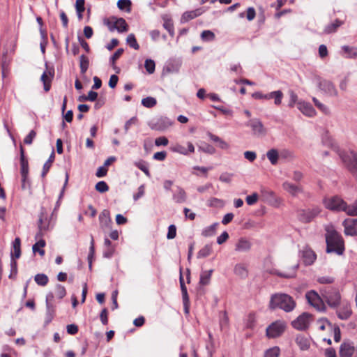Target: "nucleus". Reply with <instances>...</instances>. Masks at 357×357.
I'll list each match as a JSON object with an SVG mask.
<instances>
[{
	"mask_svg": "<svg viewBox=\"0 0 357 357\" xmlns=\"http://www.w3.org/2000/svg\"><path fill=\"white\" fill-rule=\"evenodd\" d=\"M326 252L336 253L338 255L343 254L344 250V241L336 231L328 229L326 234Z\"/></svg>",
	"mask_w": 357,
	"mask_h": 357,
	"instance_id": "nucleus-1",
	"label": "nucleus"
},
{
	"mask_svg": "<svg viewBox=\"0 0 357 357\" xmlns=\"http://www.w3.org/2000/svg\"><path fill=\"white\" fill-rule=\"evenodd\" d=\"M296 307V303L288 294H275L271 296L270 307L272 309L280 308L287 312H291Z\"/></svg>",
	"mask_w": 357,
	"mask_h": 357,
	"instance_id": "nucleus-2",
	"label": "nucleus"
},
{
	"mask_svg": "<svg viewBox=\"0 0 357 357\" xmlns=\"http://www.w3.org/2000/svg\"><path fill=\"white\" fill-rule=\"evenodd\" d=\"M331 145L349 172L357 177V153L353 151L340 150L337 146Z\"/></svg>",
	"mask_w": 357,
	"mask_h": 357,
	"instance_id": "nucleus-3",
	"label": "nucleus"
},
{
	"mask_svg": "<svg viewBox=\"0 0 357 357\" xmlns=\"http://www.w3.org/2000/svg\"><path fill=\"white\" fill-rule=\"evenodd\" d=\"M323 298L328 305L333 308L337 307L341 301V295L337 288L333 287H325L320 289Z\"/></svg>",
	"mask_w": 357,
	"mask_h": 357,
	"instance_id": "nucleus-4",
	"label": "nucleus"
},
{
	"mask_svg": "<svg viewBox=\"0 0 357 357\" xmlns=\"http://www.w3.org/2000/svg\"><path fill=\"white\" fill-rule=\"evenodd\" d=\"M323 203L324 206L329 210L344 212H345L347 205V204L338 196L326 197L324 199Z\"/></svg>",
	"mask_w": 357,
	"mask_h": 357,
	"instance_id": "nucleus-5",
	"label": "nucleus"
},
{
	"mask_svg": "<svg viewBox=\"0 0 357 357\" xmlns=\"http://www.w3.org/2000/svg\"><path fill=\"white\" fill-rule=\"evenodd\" d=\"M286 324L282 321H276L266 328V336L268 338H275L280 336L284 331Z\"/></svg>",
	"mask_w": 357,
	"mask_h": 357,
	"instance_id": "nucleus-6",
	"label": "nucleus"
},
{
	"mask_svg": "<svg viewBox=\"0 0 357 357\" xmlns=\"http://www.w3.org/2000/svg\"><path fill=\"white\" fill-rule=\"evenodd\" d=\"M110 31L117 30L119 33L126 32L128 30V25L123 18L112 17L107 22Z\"/></svg>",
	"mask_w": 357,
	"mask_h": 357,
	"instance_id": "nucleus-7",
	"label": "nucleus"
},
{
	"mask_svg": "<svg viewBox=\"0 0 357 357\" xmlns=\"http://www.w3.org/2000/svg\"><path fill=\"white\" fill-rule=\"evenodd\" d=\"M305 297L307 300V302L314 307H315L319 311H324L326 310V306L322 298L320 296L314 291H308Z\"/></svg>",
	"mask_w": 357,
	"mask_h": 357,
	"instance_id": "nucleus-8",
	"label": "nucleus"
},
{
	"mask_svg": "<svg viewBox=\"0 0 357 357\" xmlns=\"http://www.w3.org/2000/svg\"><path fill=\"white\" fill-rule=\"evenodd\" d=\"M246 126L252 129V134L257 137H263L267 133L266 128L258 119H250L246 123Z\"/></svg>",
	"mask_w": 357,
	"mask_h": 357,
	"instance_id": "nucleus-9",
	"label": "nucleus"
},
{
	"mask_svg": "<svg viewBox=\"0 0 357 357\" xmlns=\"http://www.w3.org/2000/svg\"><path fill=\"white\" fill-rule=\"evenodd\" d=\"M317 86L324 94L330 97H335L338 94L334 84L330 80L320 79Z\"/></svg>",
	"mask_w": 357,
	"mask_h": 357,
	"instance_id": "nucleus-10",
	"label": "nucleus"
},
{
	"mask_svg": "<svg viewBox=\"0 0 357 357\" xmlns=\"http://www.w3.org/2000/svg\"><path fill=\"white\" fill-rule=\"evenodd\" d=\"M321 212L319 207H314L311 209L299 210L298 211V219L305 223L311 222Z\"/></svg>",
	"mask_w": 357,
	"mask_h": 357,
	"instance_id": "nucleus-11",
	"label": "nucleus"
},
{
	"mask_svg": "<svg viewBox=\"0 0 357 357\" xmlns=\"http://www.w3.org/2000/svg\"><path fill=\"white\" fill-rule=\"evenodd\" d=\"M54 300V293L49 292L46 296V314L45 323L49 324L52 321L55 314V307L52 303Z\"/></svg>",
	"mask_w": 357,
	"mask_h": 357,
	"instance_id": "nucleus-12",
	"label": "nucleus"
},
{
	"mask_svg": "<svg viewBox=\"0 0 357 357\" xmlns=\"http://www.w3.org/2000/svg\"><path fill=\"white\" fill-rule=\"evenodd\" d=\"M300 255L303 262L306 266L312 265L317 258L314 252L307 245L304 246L303 249L301 250Z\"/></svg>",
	"mask_w": 357,
	"mask_h": 357,
	"instance_id": "nucleus-13",
	"label": "nucleus"
},
{
	"mask_svg": "<svg viewBox=\"0 0 357 357\" xmlns=\"http://www.w3.org/2000/svg\"><path fill=\"white\" fill-rule=\"evenodd\" d=\"M340 307L337 310L338 318L342 320L348 319L352 313L350 303L347 301L343 300L340 301Z\"/></svg>",
	"mask_w": 357,
	"mask_h": 357,
	"instance_id": "nucleus-14",
	"label": "nucleus"
},
{
	"mask_svg": "<svg viewBox=\"0 0 357 357\" xmlns=\"http://www.w3.org/2000/svg\"><path fill=\"white\" fill-rule=\"evenodd\" d=\"M344 228V234L347 236H357V218L346 219L342 223Z\"/></svg>",
	"mask_w": 357,
	"mask_h": 357,
	"instance_id": "nucleus-15",
	"label": "nucleus"
},
{
	"mask_svg": "<svg viewBox=\"0 0 357 357\" xmlns=\"http://www.w3.org/2000/svg\"><path fill=\"white\" fill-rule=\"evenodd\" d=\"M310 316L307 313H303L300 315L296 320L293 321L291 324L293 327L298 330H305L307 328L309 321H310Z\"/></svg>",
	"mask_w": 357,
	"mask_h": 357,
	"instance_id": "nucleus-16",
	"label": "nucleus"
},
{
	"mask_svg": "<svg viewBox=\"0 0 357 357\" xmlns=\"http://www.w3.org/2000/svg\"><path fill=\"white\" fill-rule=\"evenodd\" d=\"M298 109L303 115L307 117H313L317 114L314 108L307 102L301 100L298 102Z\"/></svg>",
	"mask_w": 357,
	"mask_h": 357,
	"instance_id": "nucleus-17",
	"label": "nucleus"
},
{
	"mask_svg": "<svg viewBox=\"0 0 357 357\" xmlns=\"http://www.w3.org/2000/svg\"><path fill=\"white\" fill-rule=\"evenodd\" d=\"M340 54L348 59H357V47L342 45L340 48Z\"/></svg>",
	"mask_w": 357,
	"mask_h": 357,
	"instance_id": "nucleus-18",
	"label": "nucleus"
},
{
	"mask_svg": "<svg viewBox=\"0 0 357 357\" xmlns=\"http://www.w3.org/2000/svg\"><path fill=\"white\" fill-rule=\"evenodd\" d=\"M355 352V346L354 342L350 341L344 342L340 347V357H351Z\"/></svg>",
	"mask_w": 357,
	"mask_h": 357,
	"instance_id": "nucleus-19",
	"label": "nucleus"
},
{
	"mask_svg": "<svg viewBox=\"0 0 357 357\" xmlns=\"http://www.w3.org/2000/svg\"><path fill=\"white\" fill-rule=\"evenodd\" d=\"M283 189L291 195L296 197L303 192V188L300 185L292 183L289 181H284L282 183Z\"/></svg>",
	"mask_w": 357,
	"mask_h": 357,
	"instance_id": "nucleus-20",
	"label": "nucleus"
},
{
	"mask_svg": "<svg viewBox=\"0 0 357 357\" xmlns=\"http://www.w3.org/2000/svg\"><path fill=\"white\" fill-rule=\"evenodd\" d=\"M205 11L206 9L204 8H199L193 10L186 11L183 13L181 16V22L185 23L192 19H195L202 15Z\"/></svg>",
	"mask_w": 357,
	"mask_h": 357,
	"instance_id": "nucleus-21",
	"label": "nucleus"
},
{
	"mask_svg": "<svg viewBox=\"0 0 357 357\" xmlns=\"http://www.w3.org/2000/svg\"><path fill=\"white\" fill-rule=\"evenodd\" d=\"M54 70H48L41 75L40 80L43 84L44 90L47 92L51 89V82L54 77Z\"/></svg>",
	"mask_w": 357,
	"mask_h": 357,
	"instance_id": "nucleus-22",
	"label": "nucleus"
},
{
	"mask_svg": "<svg viewBox=\"0 0 357 357\" xmlns=\"http://www.w3.org/2000/svg\"><path fill=\"white\" fill-rule=\"evenodd\" d=\"M188 148L186 149L181 144H176L174 146L171 148L173 152L178 153L184 155H188L190 153L195 151V146L191 142L187 143Z\"/></svg>",
	"mask_w": 357,
	"mask_h": 357,
	"instance_id": "nucleus-23",
	"label": "nucleus"
},
{
	"mask_svg": "<svg viewBox=\"0 0 357 357\" xmlns=\"http://www.w3.org/2000/svg\"><path fill=\"white\" fill-rule=\"evenodd\" d=\"M20 166H21V176L25 178L26 176H28L29 174V163L28 160L25 158L24 149L22 145H20Z\"/></svg>",
	"mask_w": 357,
	"mask_h": 357,
	"instance_id": "nucleus-24",
	"label": "nucleus"
},
{
	"mask_svg": "<svg viewBox=\"0 0 357 357\" xmlns=\"http://www.w3.org/2000/svg\"><path fill=\"white\" fill-rule=\"evenodd\" d=\"M252 243L245 238L238 239L235 245V250L240 252H245L250 250Z\"/></svg>",
	"mask_w": 357,
	"mask_h": 357,
	"instance_id": "nucleus-25",
	"label": "nucleus"
},
{
	"mask_svg": "<svg viewBox=\"0 0 357 357\" xmlns=\"http://www.w3.org/2000/svg\"><path fill=\"white\" fill-rule=\"evenodd\" d=\"M172 199L176 203H184L187 199L185 191L181 187L176 186L175 191L173 192Z\"/></svg>",
	"mask_w": 357,
	"mask_h": 357,
	"instance_id": "nucleus-26",
	"label": "nucleus"
},
{
	"mask_svg": "<svg viewBox=\"0 0 357 357\" xmlns=\"http://www.w3.org/2000/svg\"><path fill=\"white\" fill-rule=\"evenodd\" d=\"M298 267V265L296 264L294 266L291 267L289 270L287 271L281 272L278 270H273L271 272V274L277 275L281 278H294L296 275V271L297 268Z\"/></svg>",
	"mask_w": 357,
	"mask_h": 357,
	"instance_id": "nucleus-27",
	"label": "nucleus"
},
{
	"mask_svg": "<svg viewBox=\"0 0 357 357\" xmlns=\"http://www.w3.org/2000/svg\"><path fill=\"white\" fill-rule=\"evenodd\" d=\"M173 124V121L167 117H162L157 121L155 129L160 131H164L168 129Z\"/></svg>",
	"mask_w": 357,
	"mask_h": 357,
	"instance_id": "nucleus-28",
	"label": "nucleus"
},
{
	"mask_svg": "<svg viewBox=\"0 0 357 357\" xmlns=\"http://www.w3.org/2000/svg\"><path fill=\"white\" fill-rule=\"evenodd\" d=\"M343 24V22L340 20L336 19L335 21L327 24L324 30V33L326 34H330L336 32L337 29Z\"/></svg>",
	"mask_w": 357,
	"mask_h": 357,
	"instance_id": "nucleus-29",
	"label": "nucleus"
},
{
	"mask_svg": "<svg viewBox=\"0 0 357 357\" xmlns=\"http://www.w3.org/2000/svg\"><path fill=\"white\" fill-rule=\"evenodd\" d=\"M213 272V269L202 271L200 273L199 284L202 286L208 285L210 283Z\"/></svg>",
	"mask_w": 357,
	"mask_h": 357,
	"instance_id": "nucleus-30",
	"label": "nucleus"
},
{
	"mask_svg": "<svg viewBox=\"0 0 357 357\" xmlns=\"http://www.w3.org/2000/svg\"><path fill=\"white\" fill-rule=\"evenodd\" d=\"M208 136L209 138L214 142H216L218 144V146L219 148L222 149H228L229 147V145L227 142L222 139L220 137H219L217 135H215L212 134L211 132L208 133Z\"/></svg>",
	"mask_w": 357,
	"mask_h": 357,
	"instance_id": "nucleus-31",
	"label": "nucleus"
},
{
	"mask_svg": "<svg viewBox=\"0 0 357 357\" xmlns=\"http://www.w3.org/2000/svg\"><path fill=\"white\" fill-rule=\"evenodd\" d=\"M33 245L32 250L33 253L38 252L40 256L45 255V250L43 249L46 245L45 240L41 238Z\"/></svg>",
	"mask_w": 357,
	"mask_h": 357,
	"instance_id": "nucleus-32",
	"label": "nucleus"
},
{
	"mask_svg": "<svg viewBox=\"0 0 357 357\" xmlns=\"http://www.w3.org/2000/svg\"><path fill=\"white\" fill-rule=\"evenodd\" d=\"M266 156L271 165H275L278 162L280 154L277 149H271L267 151Z\"/></svg>",
	"mask_w": 357,
	"mask_h": 357,
	"instance_id": "nucleus-33",
	"label": "nucleus"
},
{
	"mask_svg": "<svg viewBox=\"0 0 357 357\" xmlns=\"http://www.w3.org/2000/svg\"><path fill=\"white\" fill-rule=\"evenodd\" d=\"M179 282H180V286H181V293H182L183 303V305H187V304L189 303V296H188L187 288L185 285L184 280H183L181 273L180 275Z\"/></svg>",
	"mask_w": 357,
	"mask_h": 357,
	"instance_id": "nucleus-34",
	"label": "nucleus"
},
{
	"mask_svg": "<svg viewBox=\"0 0 357 357\" xmlns=\"http://www.w3.org/2000/svg\"><path fill=\"white\" fill-rule=\"evenodd\" d=\"M218 225L219 224L218 222H215L211 225L205 227L202 231V235L204 237L213 236L216 232Z\"/></svg>",
	"mask_w": 357,
	"mask_h": 357,
	"instance_id": "nucleus-35",
	"label": "nucleus"
},
{
	"mask_svg": "<svg viewBox=\"0 0 357 357\" xmlns=\"http://www.w3.org/2000/svg\"><path fill=\"white\" fill-rule=\"evenodd\" d=\"M38 229L39 231L36 235V239L42 238L43 235V232L49 229V223L44 222L42 217L39 219Z\"/></svg>",
	"mask_w": 357,
	"mask_h": 357,
	"instance_id": "nucleus-36",
	"label": "nucleus"
},
{
	"mask_svg": "<svg viewBox=\"0 0 357 357\" xmlns=\"http://www.w3.org/2000/svg\"><path fill=\"white\" fill-rule=\"evenodd\" d=\"M21 241L20 238L17 237L13 242V247L14 250V253L12 254L11 257L13 256V258L18 259L21 255Z\"/></svg>",
	"mask_w": 357,
	"mask_h": 357,
	"instance_id": "nucleus-37",
	"label": "nucleus"
},
{
	"mask_svg": "<svg viewBox=\"0 0 357 357\" xmlns=\"http://www.w3.org/2000/svg\"><path fill=\"white\" fill-rule=\"evenodd\" d=\"M131 1L130 0H119L117 2V7L121 10H124L126 13L131 11Z\"/></svg>",
	"mask_w": 357,
	"mask_h": 357,
	"instance_id": "nucleus-38",
	"label": "nucleus"
},
{
	"mask_svg": "<svg viewBox=\"0 0 357 357\" xmlns=\"http://www.w3.org/2000/svg\"><path fill=\"white\" fill-rule=\"evenodd\" d=\"M162 19L164 21L163 27L169 32L170 36H173L174 34V30L172 20L167 16L163 17Z\"/></svg>",
	"mask_w": 357,
	"mask_h": 357,
	"instance_id": "nucleus-39",
	"label": "nucleus"
},
{
	"mask_svg": "<svg viewBox=\"0 0 357 357\" xmlns=\"http://www.w3.org/2000/svg\"><path fill=\"white\" fill-rule=\"evenodd\" d=\"M200 37L204 42H212L215 40V35L211 30H204L202 32Z\"/></svg>",
	"mask_w": 357,
	"mask_h": 357,
	"instance_id": "nucleus-40",
	"label": "nucleus"
},
{
	"mask_svg": "<svg viewBox=\"0 0 357 357\" xmlns=\"http://www.w3.org/2000/svg\"><path fill=\"white\" fill-rule=\"evenodd\" d=\"M212 252V246L211 245L207 244L204 245L197 253V257L199 258H205L211 255Z\"/></svg>",
	"mask_w": 357,
	"mask_h": 357,
	"instance_id": "nucleus-41",
	"label": "nucleus"
},
{
	"mask_svg": "<svg viewBox=\"0 0 357 357\" xmlns=\"http://www.w3.org/2000/svg\"><path fill=\"white\" fill-rule=\"evenodd\" d=\"M134 165L142 171L147 176H150V172L148 167V164L146 161L140 160L135 162Z\"/></svg>",
	"mask_w": 357,
	"mask_h": 357,
	"instance_id": "nucleus-42",
	"label": "nucleus"
},
{
	"mask_svg": "<svg viewBox=\"0 0 357 357\" xmlns=\"http://www.w3.org/2000/svg\"><path fill=\"white\" fill-rule=\"evenodd\" d=\"M89 66V60L87 56L84 54H82L79 57V66L81 73L82 74L85 73Z\"/></svg>",
	"mask_w": 357,
	"mask_h": 357,
	"instance_id": "nucleus-43",
	"label": "nucleus"
},
{
	"mask_svg": "<svg viewBox=\"0 0 357 357\" xmlns=\"http://www.w3.org/2000/svg\"><path fill=\"white\" fill-rule=\"evenodd\" d=\"M296 342L302 350H306L309 348V340L303 336H298L296 339Z\"/></svg>",
	"mask_w": 357,
	"mask_h": 357,
	"instance_id": "nucleus-44",
	"label": "nucleus"
},
{
	"mask_svg": "<svg viewBox=\"0 0 357 357\" xmlns=\"http://www.w3.org/2000/svg\"><path fill=\"white\" fill-rule=\"evenodd\" d=\"M127 44L135 50L139 49V45L136 40L135 36L133 33H130L126 38Z\"/></svg>",
	"mask_w": 357,
	"mask_h": 357,
	"instance_id": "nucleus-45",
	"label": "nucleus"
},
{
	"mask_svg": "<svg viewBox=\"0 0 357 357\" xmlns=\"http://www.w3.org/2000/svg\"><path fill=\"white\" fill-rule=\"evenodd\" d=\"M271 95V99H274V104L275 105H280L282 103L284 95L280 90L272 91Z\"/></svg>",
	"mask_w": 357,
	"mask_h": 357,
	"instance_id": "nucleus-46",
	"label": "nucleus"
},
{
	"mask_svg": "<svg viewBox=\"0 0 357 357\" xmlns=\"http://www.w3.org/2000/svg\"><path fill=\"white\" fill-rule=\"evenodd\" d=\"M54 295L59 299H62L63 297H65V296L66 295V288L64 287V286H63L60 284H57L55 286L54 296Z\"/></svg>",
	"mask_w": 357,
	"mask_h": 357,
	"instance_id": "nucleus-47",
	"label": "nucleus"
},
{
	"mask_svg": "<svg viewBox=\"0 0 357 357\" xmlns=\"http://www.w3.org/2000/svg\"><path fill=\"white\" fill-rule=\"evenodd\" d=\"M54 160V153L52 152L49 158V159L47 160V161L43 165V172H42V174H41V176L42 177H45L47 174V173L48 172L51 165H52V163L53 162Z\"/></svg>",
	"mask_w": 357,
	"mask_h": 357,
	"instance_id": "nucleus-48",
	"label": "nucleus"
},
{
	"mask_svg": "<svg viewBox=\"0 0 357 357\" xmlns=\"http://www.w3.org/2000/svg\"><path fill=\"white\" fill-rule=\"evenodd\" d=\"M157 104V100L153 97H146L142 100V105L146 108H152Z\"/></svg>",
	"mask_w": 357,
	"mask_h": 357,
	"instance_id": "nucleus-49",
	"label": "nucleus"
},
{
	"mask_svg": "<svg viewBox=\"0 0 357 357\" xmlns=\"http://www.w3.org/2000/svg\"><path fill=\"white\" fill-rule=\"evenodd\" d=\"M35 282L40 286H45L48 282V277L43 273H39L35 275Z\"/></svg>",
	"mask_w": 357,
	"mask_h": 357,
	"instance_id": "nucleus-50",
	"label": "nucleus"
},
{
	"mask_svg": "<svg viewBox=\"0 0 357 357\" xmlns=\"http://www.w3.org/2000/svg\"><path fill=\"white\" fill-rule=\"evenodd\" d=\"M345 213L348 215L355 216L357 215V199L354 202L350 205H347V208L345 210Z\"/></svg>",
	"mask_w": 357,
	"mask_h": 357,
	"instance_id": "nucleus-51",
	"label": "nucleus"
},
{
	"mask_svg": "<svg viewBox=\"0 0 357 357\" xmlns=\"http://www.w3.org/2000/svg\"><path fill=\"white\" fill-rule=\"evenodd\" d=\"M144 68L149 74H153L155 72V63L151 59H147L144 62Z\"/></svg>",
	"mask_w": 357,
	"mask_h": 357,
	"instance_id": "nucleus-52",
	"label": "nucleus"
},
{
	"mask_svg": "<svg viewBox=\"0 0 357 357\" xmlns=\"http://www.w3.org/2000/svg\"><path fill=\"white\" fill-rule=\"evenodd\" d=\"M235 273L241 278H245L248 275V271L242 264H237L234 268Z\"/></svg>",
	"mask_w": 357,
	"mask_h": 357,
	"instance_id": "nucleus-53",
	"label": "nucleus"
},
{
	"mask_svg": "<svg viewBox=\"0 0 357 357\" xmlns=\"http://www.w3.org/2000/svg\"><path fill=\"white\" fill-rule=\"evenodd\" d=\"M312 101L314 103L315 106L324 114H328L330 113L328 107L324 105L323 103H321L318 99L314 97L312 98Z\"/></svg>",
	"mask_w": 357,
	"mask_h": 357,
	"instance_id": "nucleus-54",
	"label": "nucleus"
},
{
	"mask_svg": "<svg viewBox=\"0 0 357 357\" xmlns=\"http://www.w3.org/2000/svg\"><path fill=\"white\" fill-rule=\"evenodd\" d=\"M252 98L257 100H270L271 99V92L268 93H263L261 91H257L252 93Z\"/></svg>",
	"mask_w": 357,
	"mask_h": 357,
	"instance_id": "nucleus-55",
	"label": "nucleus"
},
{
	"mask_svg": "<svg viewBox=\"0 0 357 357\" xmlns=\"http://www.w3.org/2000/svg\"><path fill=\"white\" fill-rule=\"evenodd\" d=\"M280 350L279 347H272L266 351L264 357H278L280 355Z\"/></svg>",
	"mask_w": 357,
	"mask_h": 357,
	"instance_id": "nucleus-56",
	"label": "nucleus"
},
{
	"mask_svg": "<svg viewBox=\"0 0 357 357\" xmlns=\"http://www.w3.org/2000/svg\"><path fill=\"white\" fill-rule=\"evenodd\" d=\"M181 65V63L180 61L169 63L167 68V70L169 73H177L179 71Z\"/></svg>",
	"mask_w": 357,
	"mask_h": 357,
	"instance_id": "nucleus-57",
	"label": "nucleus"
},
{
	"mask_svg": "<svg viewBox=\"0 0 357 357\" xmlns=\"http://www.w3.org/2000/svg\"><path fill=\"white\" fill-rule=\"evenodd\" d=\"M123 53V49L119 48L118 49L115 53L110 57L109 62L112 67L115 68V62L121 56Z\"/></svg>",
	"mask_w": 357,
	"mask_h": 357,
	"instance_id": "nucleus-58",
	"label": "nucleus"
},
{
	"mask_svg": "<svg viewBox=\"0 0 357 357\" xmlns=\"http://www.w3.org/2000/svg\"><path fill=\"white\" fill-rule=\"evenodd\" d=\"M96 190L99 192L103 193L109 190V186L105 181H99L96 185Z\"/></svg>",
	"mask_w": 357,
	"mask_h": 357,
	"instance_id": "nucleus-59",
	"label": "nucleus"
},
{
	"mask_svg": "<svg viewBox=\"0 0 357 357\" xmlns=\"http://www.w3.org/2000/svg\"><path fill=\"white\" fill-rule=\"evenodd\" d=\"M100 224L107 225L110 222L109 214L107 211H103L99 215Z\"/></svg>",
	"mask_w": 357,
	"mask_h": 357,
	"instance_id": "nucleus-60",
	"label": "nucleus"
},
{
	"mask_svg": "<svg viewBox=\"0 0 357 357\" xmlns=\"http://www.w3.org/2000/svg\"><path fill=\"white\" fill-rule=\"evenodd\" d=\"M233 176V174L224 172L220 176L219 180L223 183H229L231 181Z\"/></svg>",
	"mask_w": 357,
	"mask_h": 357,
	"instance_id": "nucleus-61",
	"label": "nucleus"
},
{
	"mask_svg": "<svg viewBox=\"0 0 357 357\" xmlns=\"http://www.w3.org/2000/svg\"><path fill=\"white\" fill-rule=\"evenodd\" d=\"M298 96L293 91H289V107H294L296 104L298 105Z\"/></svg>",
	"mask_w": 357,
	"mask_h": 357,
	"instance_id": "nucleus-62",
	"label": "nucleus"
},
{
	"mask_svg": "<svg viewBox=\"0 0 357 357\" xmlns=\"http://www.w3.org/2000/svg\"><path fill=\"white\" fill-rule=\"evenodd\" d=\"M138 119L136 116H133L130 118L128 121H127L124 126V130L126 132H128L129 129L132 126L136 125L137 123Z\"/></svg>",
	"mask_w": 357,
	"mask_h": 357,
	"instance_id": "nucleus-63",
	"label": "nucleus"
},
{
	"mask_svg": "<svg viewBox=\"0 0 357 357\" xmlns=\"http://www.w3.org/2000/svg\"><path fill=\"white\" fill-rule=\"evenodd\" d=\"M199 149L200 151L209 154H213L215 151V149L213 146L207 144H205L204 145L199 146Z\"/></svg>",
	"mask_w": 357,
	"mask_h": 357,
	"instance_id": "nucleus-64",
	"label": "nucleus"
}]
</instances>
